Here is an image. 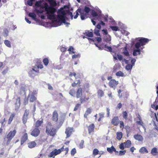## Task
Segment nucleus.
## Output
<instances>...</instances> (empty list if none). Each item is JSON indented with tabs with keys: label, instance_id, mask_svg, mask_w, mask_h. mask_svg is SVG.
<instances>
[{
	"label": "nucleus",
	"instance_id": "774afa93",
	"mask_svg": "<svg viewBox=\"0 0 158 158\" xmlns=\"http://www.w3.org/2000/svg\"><path fill=\"white\" fill-rule=\"evenodd\" d=\"M120 128H124V123L122 121H120Z\"/></svg>",
	"mask_w": 158,
	"mask_h": 158
},
{
	"label": "nucleus",
	"instance_id": "8fccbe9b",
	"mask_svg": "<svg viewBox=\"0 0 158 158\" xmlns=\"http://www.w3.org/2000/svg\"><path fill=\"white\" fill-rule=\"evenodd\" d=\"M110 27L113 31H117L119 30L117 26H110Z\"/></svg>",
	"mask_w": 158,
	"mask_h": 158
},
{
	"label": "nucleus",
	"instance_id": "3c124183",
	"mask_svg": "<svg viewBox=\"0 0 158 158\" xmlns=\"http://www.w3.org/2000/svg\"><path fill=\"white\" fill-rule=\"evenodd\" d=\"M35 11L37 14H42L44 12V10L41 9H40L39 10L38 9H35Z\"/></svg>",
	"mask_w": 158,
	"mask_h": 158
},
{
	"label": "nucleus",
	"instance_id": "0e129e2a",
	"mask_svg": "<svg viewBox=\"0 0 158 158\" xmlns=\"http://www.w3.org/2000/svg\"><path fill=\"white\" fill-rule=\"evenodd\" d=\"M155 103H156V102H154V104L151 105V107L152 108L155 109V110H156L158 109V105H156H156L155 104Z\"/></svg>",
	"mask_w": 158,
	"mask_h": 158
},
{
	"label": "nucleus",
	"instance_id": "5fc2aeb1",
	"mask_svg": "<svg viewBox=\"0 0 158 158\" xmlns=\"http://www.w3.org/2000/svg\"><path fill=\"white\" fill-rule=\"evenodd\" d=\"M77 152L75 148H73L72 149L71 151V154L72 156H74Z\"/></svg>",
	"mask_w": 158,
	"mask_h": 158
},
{
	"label": "nucleus",
	"instance_id": "13d9d810",
	"mask_svg": "<svg viewBox=\"0 0 158 158\" xmlns=\"http://www.w3.org/2000/svg\"><path fill=\"white\" fill-rule=\"evenodd\" d=\"M125 147V144L124 143H121L119 145V148L121 150L124 149Z\"/></svg>",
	"mask_w": 158,
	"mask_h": 158
},
{
	"label": "nucleus",
	"instance_id": "4be33fe9",
	"mask_svg": "<svg viewBox=\"0 0 158 158\" xmlns=\"http://www.w3.org/2000/svg\"><path fill=\"white\" fill-rule=\"evenodd\" d=\"M134 137L136 140L139 141H142L143 140V138L140 135H135L134 136Z\"/></svg>",
	"mask_w": 158,
	"mask_h": 158
},
{
	"label": "nucleus",
	"instance_id": "7ed1b4c3",
	"mask_svg": "<svg viewBox=\"0 0 158 158\" xmlns=\"http://www.w3.org/2000/svg\"><path fill=\"white\" fill-rule=\"evenodd\" d=\"M58 114L56 110H54L52 113V119L53 122L58 125L61 126L63 123L64 117H61L58 120Z\"/></svg>",
	"mask_w": 158,
	"mask_h": 158
},
{
	"label": "nucleus",
	"instance_id": "4c0bfd02",
	"mask_svg": "<svg viewBox=\"0 0 158 158\" xmlns=\"http://www.w3.org/2000/svg\"><path fill=\"white\" fill-rule=\"evenodd\" d=\"M5 44L8 47L10 48L11 47V42L8 40H5L4 41Z\"/></svg>",
	"mask_w": 158,
	"mask_h": 158
},
{
	"label": "nucleus",
	"instance_id": "72a5a7b5",
	"mask_svg": "<svg viewBox=\"0 0 158 158\" xmlns=\"http://www.w3.org/2000/svg\"><path fill=\"white\" fill-rule=\"evenodd\" d=\"M80 83L81 82L80 81V80H78L75 81L72 84V86L73 87H75L77 85H78L79 86H80Z\"/></svg>",
	"mask_w": 158,
	"mask_h": 158
},
{
	"label": "nucleus",
	"instance_id": "2f4dec72",
	"mask_svg": "<svg viewBox=\"0 0 158 158\" xmlns=\"http://www.w3.org/2000/svg\"><path fill=\"white\" fill-rule=\"evenodd\" d=\"M97 94L98 97H102L104 96V93L102 90L99 89L97 92Z\"/></svg>",
	"mask_w": 158,
	"mask_h": 158
},
{
	"label": "nucleus",
	"instance_id": "1a4fd4ad",
	"mask_svg": "<svg viewBox=\"0 0 158 158\" xmlns=\"http://www.w3.org/2000/svg\"><path fill=\"white\" fill-rule=\"evenodd\" d=\"M118 84V81L114 79L110 80L108 83L109 86L110 87L113 88L114 89H116Z\"/></svg>",
	"mask_w": 158,
	"mask_h": 158
},
{
	"label": "nucleus",
	"instance_id": "5701e85b",
	"mask_svg": "<svg viewBox=\"0 0 158 158\" xmlns=\"http://www.w3.org/2000/svg\"><path fill=\"white\" fill-rule=\"evenodd\" d=\"M36 145V143L35 141H32L28 143V146L29 148H32L35 147Z\"/></svg>",
	"mask_w": 158,
	"mask_h": 158
},
{
	"label": "nucleus",
	"instance_id": "a878e982",
	"mask_svg": "<svg viewBox=\"0 0 158 158\" xmlns=\"http://www.w3.org/2000/svg\"><path fill=\"white\" fill-rule=\"evenodd\" d=\"M50 5V7H53V6H56V1L54 0H48Z\"/></svg>",
	"mask_w": 158,
	"mask_h": 158
},
{
	"label": "nucleus",
	"instance_id": "423d86ee",
	"mask_svg": "<svg viewBox=\"0 0 158 158\" xmlns=\"http://www.w3.org/2000/svg\"><path fill=\"white\" fill-rule=\"evenodd\" d=\"M149 41L148 39L144 38H140L139 40V42L136 43L135 44V48L137 49H140L139 48L141 46L145 45Z\"/></svg>",
	"mask_w": 158,
	"mask_h": 158
},
{
	"label": "nucleus",
	"instance_id": "a211bd4d",
	"mask_svg": "<svg viewBox=\"0 0 158 158\" xmlns=\"http://www.w3.org/2000/svg\"><path fill=\"white\" fill-rule=\"evenodd\" d=\"M29 17H31L32 19L36 22H38L39 20L36 18V15L33 12L30 13L28 14Z\"/></svg>",
	"mask_w": 158,
	"mask_h": 158
},
{
	"label": "nucleus",
	"instance_id": "6ab92c4d",
	"mask_svg": "<svg viewBox=\"0 0 158 158\" xmlns=\"http://www.w3.org/2000/svg\"><path fill=\"white\" fill-rule=\"evenodd\" d=\"M63 11L65 12V16H66V14H68L69 15H70L71 17V19H73V15L72 13L69 10H59L57 12L58 14H59V12H60V11Z\"/></svg>",
	"mask_w": 158,
	"mask_h": 158
},
{
	"label": "nucleus",
	"instance_id": "bb28decb",
	"mask_svg": "<svg viewBox=\"0 0 158 158\" xmlns=\"http://www.w3.org/2000/svg\"><path fill=\"white\" fill-rule=\"evenodd\" d=\"M123 137V133L121 132H118L116 133V138L118 140L121 139Z\"/></svg>",
	"mask_w": 158,
	"mask_h": 158
},
{
	"label": "nucleus",
	"instance_id": "79ce46f5",
	"mask_svg": "<svg viewBox=\"0 0 158 158\" xmlns=\"http://www.w3.org/2000/svg\"><path fill=\"white\" fill-rule=\"evenodd\" d=\"M105 50L110 52H112V48L111 47L107 46L106 44L104 45Z\"/></svg>",
	"mask_w": 158,
	"mask_h": 158
},
{
	"label": "nucleus",
	"instance_id": "9b49d317",
	"mask_svg": "<svg viewBox=\"0 0 158 158\" xmlns=\"http://www.w3.org/2000/svg\"><path fill=\"white\" fill-rule=\"evenodd\" d=\"M40 130L39 129L38 127H35L31 132V135L33 136L36 137L40 135Z\"/></svg>",
	"mask_w": 158,
	"mask_h": 158
},
{
	"label": "nucleus",
	"instance_id": "39448f33",
	"mask_svg": "<svg viewBox=\"0 0 158 158\" xmlns=\"http://www.w3.org/2000/svg\"><path fill=\"white\" fill-rule=\"evenodd\" d=\"M65 13L64 11H62L59 12V14L57 16V18L58 20L59 23H63L66 25H69V23L66 22V16H65Z\"/></svg>",
	"mask_w": 158,
	"mask_h": 158
},
{
	"label": "nucleus",
	"instance_id": "c756f323",
	"mask_svg": "<svg viewBox=\"0 0 158 158\" xmlns=\"http://www.w3.org/2000/svg\"><path fill=\"white\" fill-rule=\"evenodd\" d=\"M91 108H87L84 115V117L87 118V115L90 114L91 113Z\"/></svg>",
	"mask_w": 158,
	"mask_h": 158
},
{
	"label": "nucleus",
	"instance_id": "2eb2a0df",
	"mask_svg": "<svg viewBox=\"0 0 158 158\" xmlns=\"http://www.w3.org/2000/svg\"><path fill=\"white\" fill-rule=\"evenodd\" d=\"M87 128L88 131V133L90 134L91 133H94V132L95 126L94 124L92 123L89 125L87 127Z\"/></svg>",
	"mask_w": 158,
	"mask_h": 158
},
{
	"label": "nucleus",
	"instance_id": "aec40b11",
	"mask_svg": "<svg viewBox=\"0 0 158 158\" xmlns=\"http://www.w3.org/2000/svg\"><path fill=\"white\" fill-rule=\"evenodd\" d=\"M63 11L65 12V16H66V14H68L69 15H70L71 17V19H73V15L72 13L69 10H59L57 12L58 14H59V12H60V11Z\"/></svg>",
	"mask_w": 158,
	"mask_h": 158
},
{
	"label": "nucleus",
	"instance_id": "0eeeda50",
	"mask_svg": "<svg viewBox=\"0 0 158 158\" xmlns=\"http://www.w3.org/2000/svg\"><path fill=\"white\" fill-rule=\"evenodd\" d=\"M64 146H63L60 149H55L48 155V157L55 158V156L60 154L64 150Z\"/></svg>",
	"mask_w": 158,
	"mask_h": 158
},
{
	"label": "nucleus",
	"instance_id": "6e6d98bb",
	"mask_svg": "<svg viewBox=\"0 0 158 158\" xmlns=\"http://www.w3.org/2000/svg\"><path fill=\"white\" fill-rule=\"evenodd\" d=\"M75 91L74 89H70L69 92V94L72 96H73L75 94Z\"/></svg>",
	"mask_w": 158,
	"mask_h": 158
},
{
	"label": "nucleus",
	"instance_id": "58836bf2",
	"mask_svg": "<svg viewBox=\"0 0 158 158\" xmlns=\"http://www.w3.org/2000/svg\"><path fill=\"white\" fill-rule=\"evenodd\" d=\"M151 154L154 156L156 155L157 153V149L156 148H153L151 150Z\"/></svg>",
	"mask_w": 158,
	"mask_h": 158
},
{
	"label": "nucleus",
	"instance_id": "a19ab883",
	"mask_svg": "<svg viewBox=\"0 0 158 158\" xmlns=\"http://www.w3.org/2000/svg\"><path fill=\"white\" fill-rule=\"evenodd\" d=\"M36 66L39 69H43L44 67L43 65L41 63V62H37L36 64Z\"/></svg>",
	"mask_w": 158,
	"mask_h": 158
},
{
	"label": "nucleus",
	"instance_id": "e433bc0d",
	"mask_svg": "<svg viewBox=\"0 0 158 158\" xmlns=\"http://www.w3.org/2000/svg\"><path fill=\"white\" fill-rule=\"evenodd\" d=\"M43 62L44 65L47 66L49 63V59L48 58H45L43 59Z\"/></svg>",
	"mask_w": 158,
	"mask_h": 158
},
{
	"label": "nucleus",
	"instance_id": "ea45409f",
	"mask_svg": "<svg viewBox=\"0 0 158 158\" xmlns=\"http://www.w3.org/2000/svg\"><path fill=\"white\" fill-rule=\"evenodd\" d=\"M139 152L141 153H144V152L148 153V151L147 149L144 147H142L139 150Z\"/></svg>",
	"mask_w": 158,
	"mask_h": 158
},
{
	"label": "nucleus",
	"instance_id": "9d476101",
	"mask_svg": "<svg viewBox=\"0 0 158 158\" xmlns=\"http://www.w3.org/2000/svg\"><path fill=\"white\" fill-rule=\"evenodd\" d=\"M81 9H78L76 11V14L74 16V18L75 19H76L78 17L79 14L78 12H79L81 14V19L82 20H83L85 19V17H86L87 14H84V13H82L81 12Z\"/></svg>",
	"mask_w": 158,
	"mask_h": 158
},
{
	"label": "nucleus",
	"instance_id": "cd10ccee",
	"mask_svg": "<svg viewBox=\"0 0 158 158\" xmlns=\"http://www.w3.org/2000/svg\"><path fill=\"white\" fill-rule=\"evenodd\" d=\"M84 35L85 36L89 37H92L94 35L93 33L92 32H89V31H86L84 33Z\"/></svg>",
	"mask_w": 158,
	"mask_h": 158
},
{
	"label": "nucleus",
	"instance_id": "c85d7f7f",
	"mask_svg": "<svg viewBox=\"0 0 158 158\" xmlns=\"http://www.w3.org/2000/svg\"><path fill=\"white\" fill-rule=\"evenodd\" d=\"M124 143L125 148H129L131 146V142L129 140H127L126 142Z\"/></svg>",
	"mask_w": 158,
	"mask_h": 158
},
{
	"label": "nucleus",
	"instance_id": "864d4df0",
	"mask_svg": "<svg viewBox=\"0 0 158 158\" xmlns=\"http://www.w3.org/2000/svg\"><path fill=\"white\" fill-rule=\"evenodd\" d=\"M125 128L126 129L127 133V134L129 133L131 130V127L127 125L125 126Z\"/></svg>",
	"mask_w": 158,
	"mask_h": 158
},
{
	"label": "nucleus",
	"instance_id": "20e7f679",
	"mask_svg": "<svg viewBox=\"0 0 158 158\" xmlns=\"http://www.w3.org/2000/svg\"><path fill=\"white\" fill-rule=\"evenodd\" d=\"M46 133L51 136H55L56 134V129L52 127V125L50 122L47 123L46 126Z\"/></svg>",
	"mask_w": 158,
	"mask_h": 158
},
{
	"label": "nucleus",
	"instance_id": "473e14b6",
	"mask_svg": "<svg viewBox=\"0 0 158 158\" xmlns=\"http://www.w3.org/2000/svg\"><path fill=\"white\" fill-rule=\"evenodd\" d=\"M35 71L36 73H38L39 72V68L35 65L34 66H33V68L30 71V73H32L33 71Z\"/></svg>",
	"mask_w": 158,
	"mask_h": 158
},
{
	"label": "nucleus",
	"instance_id": "c03bdc74",
	"mask_svg": "<svg viewBox=\"0 0 158 158\" xmlns=\"http://www.w3.org/2000/svg\"><path fill=\"white\" fill-rule=\"evenodd\" d=\"M123 117L124 119L127 120V118L128 114L126 111H124L123 112Z\"/></svg>",
	"mask_w": 158,
	"mask_h": 158
},
{
	"label": "nucleus",
	"instance_id": "de8ad7c7",
	"mask_svg": "<svg viewBox=\"0 0 158 158\" xmlns=\"http://www.w3.org/2000/svg\"><path fill=\"white\" fill-rule=\"evenodd\" d=\"M116 75L117 76L123 77L124 76V74L122 71H119L116 73Z\"/></svg>",
	"mask_w": 158,
	"mask_h": 158
},
{
	"label": "nucleus",
	"instance_id": "f257e3e1",
	"mask_svg": "<svg viewBox=\"0 0 158 158\" xmlns=\"http://www.w3.org/2000/svg\"><path fill=\"white\" fill-rule=\"evenodd\" d=\"M39 7H40V9L43 10L44 8L45 11L47 14V17L48 19L50 20H55V21L56 22L57 20L56 19L55 15L54 14L56 12V10L54 7H50L48 4L45 3L44 6L41 5Z\"/></svg>",
	"mask_w": 158,
	"mask_h": 158
},
{
	"label": "nucleus",
	"instance_id": "4d7b16f0",
	"mask_svg": "<svg viewBox=\"0 0 158 158\" xmlns=\"http://www.w3.org/2000/svg\"><path fill=\"white\" fill-rule=\"evenodd\" d=\"M90 9L89 7L85 6L84 9V11L86 13V14H88L90 11Z\"/></svg>",
	"mask_w": 158,
	"mask_h": 158
},
{
	"label": "nucleus",
	"instance_id": "603ef678",
	"mask_svg": "<svg viewBox=\"0 0 158 158\" xmlns=\"http://www.w3.org/2000/svg\"><path fill=\"white\" fill-rule=\"evenodd\" d=\"M91 15L94 18L98 16L97 13L94 10H93L92 11Z\"/></svg>",
	"mask_w": 158,
	"mask_h": 158
},
{
	"label": "nucleus",
	"instance_id": "7c9ffc66",
	"mask_svg": "<svg viewBox=\"0 0 158 158\" xmlns=\"http://www.w3.org/2000/svg\"><path fill=\"white\" fill-rule=\"evenodd\" d=\"M123 53L126 56H129V53L127 50V47H125L124 48V51L123 52Z\"/></svg>",
	"mask_w": 158,
	"mask_h": 158
},
{
	"label": "nucleus",
	"instance_id": "69168bd1",
	"mask_svg": "<svg viewBox=\"0 0 158 158\" xmlns=\"http://www.w3.org/2000/svg\"><path fill=\"white\" fill-rule=\"evenodd\" d=\"M41 2L40 1L36 2L35 4V6L37 7H39L41 6Z\"/></svg>",
	"mask_w": 158,
	"mask_h": 158
},
{
	"label": "nucleus",
	"instance_id": "052dcab7",
	"mask_svg": "<svg viewBox=\"0 0 158 158\" xmlns=\"http://www.w3.org/2000/svg\"><path fill=\"white\" fill-rule=\"evenodd\" d=\"M4 36L6 37L8 35L9 31L7 29H5L4 30Z\"/></svg>",
	"mask_w": 158,
	"mask_h": 158
},
{
	"label": "nucleus",
	"instance_id": "680f3d73",
	"mask_svg": "<svg viewBox=\"0 0 158 158\" xmlns=\"http://www.w3.org/2000/svg\"><path fill=\"white\" fill-rule=\"evenodd\" d=\"M84 141L82 140L79 144V146L80 148H82L84 147Z\"/></svg>",
	"mask_w": 158,
	"mask_h": 158
},
{
	"label": "nucleus",
	"instance_id": "4468645a",
	"mask_svg": "<svg viewBox=\"0 0 158 158\" xmlns=\"http://www.w3.org/2000/svg\"><path fill=\"white\" fill-rule=\"evenodd\" d=\"M111 123L114 126H117L119 123V120L118 117L114 116L112 119Z\"/></svg>",
	"mask_w": 158,
	"mask_h": 158
},
{
	"label": "nucleus",
	"instance_id": "c9c22d12",
	"mask_svg": "<svg viewBox=\"0 0 158 158\" xmlns=\"http://www.w3.org/2000/svg\"><path fill=\"white\" fill-rule=\"evenodd\" d=\"M118 57V60H119L120 61H121L122 60H123L124 61H125L126 63H127V60H126L125 59H123V57L120 54H117L116 55Z\"/></svg>",
	"mask_w": 158,
	"mask_h": 158
},
{
	"label": "nucleus",
	"instance_id": "e2e57ef3",
	"mask_svg": "<svg viewBox=\"0 0 158 158\" xmlns=\"http://www.w3.org/2000/svg\"><path fill=\"white\" fill-rule=\"evenodd\" d=\"M94 33L97 36H101L100 34L99 33V31L98 30H96L95 29L94 30Z\"/></svg>",
	"mask_w": 158,
	"mask_h": 158
},
{
	"label": "nucleus",
	"instance_id": "412c9836",
	"mask_svg": "<svg viewBox=\"0 0 158 158\" xmlns=\"http://www.w3.org/2000/svg\"><path fill=\"white\" fill-rule=\"evenodd\" d=\"M107 151L110 153L112 154L113 153V152H118V151H117L115 148L113 146H112L110 148H107Z\"/></svg>",
	"mask_w": 158,
	"mask_h": 158
},
{
	"label": "nucleus",
	"instance_id": "b1692460",
	"mask_svg": "<svg viewBox=\"0 0 158 158\" xmlns=\"http://www.w3.org/2000/svg\"><path fill=\"white\" fill-rule=\"evenodd\" d=\"M15 114L14 113H12L9 119L8 124H10L13 119L15 117Z\"/></svg>",
	"mask_w": 158,
	"mask_h": 158
},
{
	"label": "nucleus",
	"instance_id": "ddd939ff",
	"mask_svg": "<svg viewBox=\"0 0 158 158\" xmlns=\"http://www.w3.org/2000/svg\"><path fill=\"white\" fill-rule=\"evenodd\" d=\"M28 139V135L27 133H25L22 136L20 141L21 145L23 144Z\"/></svg>",
	"mask_w": 158,
	"mask_h": 158
},
{
	"label": "nucleus",
	"instance_id": "bf43d9fd",
	"mask_svg": "<svg viewBox=\"0 0 158 158\" xmlns=\"http://www.w3.org/2000/svg\"><path fill=\"white\" fill-rule=\"evenodd\" d=\"M126 151L125 150H121L119 151V155L123 156L126 153Z\"/></svg>",
	"mask_w": 158,
	"mask_h": 158
},
{
	"label": "nucleus",
	"instance_id": "49530a36",
	"mask_svg": "<svg viewBox=\"0 0 158 158\" xmlns=\"http://www.w3.org/2000/svg\"><path fill=\"white\" fill-rule=\"evenodd\" d=\"M28 117L27 116H23L22 118V121L23 123L25 124L27 122Z\"/></svg>",
	"mask_w": 158,
	"mask_h": 158
},
{
	"label": "nucleus",
	"instance_id": "09e8293b",
	"mask_svg": "<svg viewBox=\"0 0 158 158\" xmlns=\"http://www.w3.org/2000/svg\"><path fill=\"white\" fill-rule=\"evenodd\" d=\"M132 65L127 64L126 66V69L127 70H131L132 68Z\"/></svg>",
	"mask_w": 158,
	"mask_h": 158
},
{
	"label": "nucleus",
	"instance_id": "f704fd0d",
	"mask_svg": "<svg viewBox=\"0 0 158 158\" xmlns=\"http://www.w3.org/2000/svg\"><path fill=\"white\" fill-rule=\"evenodd\" d=\"M43 123V122L42 120H37L35 124V127L38 128Z\"/></svg>",
	"mask_w": 158,
	"mask_h": 158
},
{
	"label": "nucleus",
	"instance_id": "f8f14e48",
	"mask_svg": "<svg viewBox=\"0 0 158 158\" xmlns=\"http://www.w3.org/2000/svg\"><path fill=\"white\" fill-rule=\"evenodd\" d=\"M73 131V127H68L66 128L65 131V133L66 134V138H67L69 137Z\"/></svg>",
	"mask_w": 158,
	"mask_h": 158
},
{
	"label": "nucleus",
	"instance_id": "f3484780",
	"mask_svg": "<svg viewBox=\"0 0 158 158\" xmlns=\"http://www.w3.org/2000/svg\"><path fill=\"white\" fill-rule=\"evenodd\" d=\"M20 97H18L16 99V101L15 103V108L16 109H18L20 106Z\"/></svg>",
	"mask_w": 158,
	"mask_h": 158
},
{
	"label": "nucleus",
	"instance_id": "37998d69",
	"mask_svg": "<svg viewBox=\"0 0 158 158\" xmlns=\"http://www.w3.org/2000/svg\"><path fill=\"white\" fill-rule=\"evenodd\" d=\"M99 153V151L97 148H94L93 152V155L94 156H95L98 154Z\"/></svg>",
	"mask_w": 158,
	"mask_h": 158
},
{
	"label": "nucleus",
	"instance_id": "6e6552de",
	"mask_svg": "<svg viewBox=\"0 0 158 158\" xmlns=\"http://www.w3.org/2000/svg\"><path fill=\"white\" fill-rule=\"evenodd\" d=\"M16 133V131L15 129L13 131H11L9 132L6 136V138L8 139L6 143L7 145L9 144L11 140L15 135Z\"/></svg>",
	"mask_w": 158,
	"mask_h": 158
},
{
	"label": "nucleus",
	"instance_id": "f03ea898",
	"mask_svg": "<svg viewBox=\"0 0 158 158\" xmlns=\"http://www.w3.org/2000/svg\"><path fill=\"white\" fill-rule=\"evenodd\" d=\"M76 97L77 98H79L81 104L85 102L89 99L88 97H86L85 95H83V90L81 88H78L76 91Z\"/></svg>",
	"mask_w": 158,
	"mask_h": 158
},
{
	"label": "nucleus",
	"instance_id": "393cba45",
	"mask_svg": "<svg viewBox=\"0 0 158 158\" xmlns=\"http://www.w3.org/2000/svg\"><path fill=\"white\" fill-rule=\"evenodd\" d=\"M141 50L140 49H134L133 51V55L134 56H136L140 54Z\"/></svg>",
	"mask_w": 158,
	"mask_h": 158
},
{
	"label": "nucleus",
	"instance_id": "dca6fc26",
	"mask_svg": "<svg viewBox=\"0 0 158 158\" xmlns=\"http://www.w3.org/2000/svg\"><path fill=\"white\" fill-rule=\"evenodd\" d=\"M28 98L29 99V101L31 102H35L37 99L34 94H29L28 96Z\"/></svg>",
	"mask_w": 158,
	"mask_h": 158
},
{
	"label": "nucleus",
	"instance_id": "338daca9",
	"mask_svg": "<svg viewBox=\"0 0 158 158\" xmlns=\"http://www.w3.org/2000/svg\"><path fill=\"white\" fill-rule=\"evenodd\" d=\"M60 49L61 52H64L66 51L67 48L65 46L63 47V46H61L60 47Z\"/></svg>",
	"mask_w": 158,
	"mask_h": 158
},
{
	"label": "nucleus",
	"instance_id": "a18cd8bd",
	"mask_svg": "<svg viewBox=\"0 0 158 158\" xmlns=\"http://www.w3.org/2000/svg\"><path fill=\"white\" fill-rule=\"evenodd\" d=\"M68 50L69 51V54H74L75 53V52L73 51L74 48L72 46H70Z\"/></svg>",
	"mask_w": 158,
	"mask_h": 158
}]
</instances>
